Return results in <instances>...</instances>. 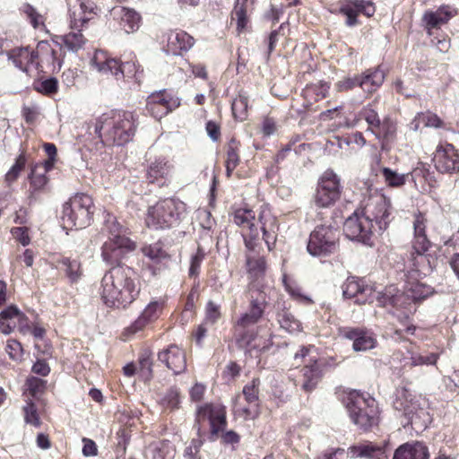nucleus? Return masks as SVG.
I'll use <instances>...</instances> for the list:
<instances>
[{"mask_svg": "<svg viewBox=\"0 0 459 459\" xmlns=\"http://www.w3.org/2000/svg\"><path fill=\"white\" fill-rule=\"evenodd\" d=\"M373 293V289L365 286L355 277H349L342 285V294L346 299L356 298V302L364 304L368 302V296Z\"/></svg>", "mask_w": 459, "mask_h": 459, "instance_id": "bb28decb", "label": "nucleus"}, {"mask_svg": "<svg viewBox=\"0 0 459 459\" xmlns=\"http://www.w3.org/2000/svg\"><path fill=\"white\" fill-rule=\"evenodd\" d=\"M251 300L249 311L260 320L267 305V294L264 290L251 289Z\"/></svg>", "mask_w": 459, "mask_h": 459, "instance_id": "a19ab883", "label": "nucleus"}, {"mask_svg": "<svg viewBox=\"0 0 459 459\" xmlns=\"http://www.w3.org/2000/svg\"><path fill=\"white\" fill-rule=\"evenodd\" d=\"M356 86L360 87L359 75H355L354 77H346L335 83V89L340 92L347 91Z\"/></svg>", "mask_w": 459, "mask_h": 459, "instance_id": "052dcab7", "label": "nucleus"}, {"mask_svg": "<svg viewBox=\"0 0 459 459\" xmlns=\"http://www.w3.org/2000/svg\"><path fill=\"white\" fill-rule=\"evenodd\" d=\"M340 12L347 17L346 24L354 26L358 23L357 16L363 13L371 17L376 12L374 4L366 0H344L341 4Z\"/></svg>", "mask_w": 459, "mask_h": 459, "instance_id": "6ab92c4d", "label": "nucleus"}, {"mask_svg": "<svg viewBox=\"0 0 459 459\" xmlns=\"http://www.w3.org/2000/svg\"><path fill=\"white\" fill-rule=\"evenodd\" d=\"M158 359L175 375L183 373L186 368L185 351L177 345H170L160 351Z\"/></svg>", "mask_w": 459, "mask_h": 459, "instance_id": "aec40b11", "label": "nucleus"}, {"mask_svg": "<svg viewBox=\"0 0 459 459\" xmlns=\"http://www.w3.org/2000/svg\"><path fill=\"white\" fill-rule=\"evenodd\" d=\"M340 333L343 338L352 342V349L355 351H367L377 344L376 335L365 328L343 327Z\"/></svg>", "mask_w": 459, "mask_h": 459, "instance_id": "f3484780", "label": "nucleus"}, {"mask_svg": "<svg viewBox=\"0 0 459 459\" xmlns=\"http://www.w3.org/2000/svg\"><path fill=\"white\" fill-rule=\"evenodd\" d=\"M431 293L430 288L419 281L409 282L404 291L403 307L411 305V302H416L427 298Z\"/></svg>", "mask_w": 459, "mask_h": 459, "instance_id": "58836bf2", "label": "nucleus"}, {"mask_svg": "<svg viewBox=\"0 0 459 459\" xmlns=\"http://www.w3.org/2000/svg\"><path fill=\"white\" fill-rule=\"evenodd\" d=\"M233 221L242 229V236L247 250L255 251L259 247L260 230L263 232V238L268 249H273L277 239L279 225L277 218L267 205L261 206L257 219L253 210L238 209L234 212Z\"/></svg>", "mask_w": 459, "mask_h": 459, "instance_id": "f03ea898", "label": "nucleus"}, {"mask_svg": "<svg viewBox=\"0 0 459 459\" xmlns=\"http://www.w3.org/2000/svg\"><path fill=\"white\" fill-rule=\"evenodd\" d=\"M396 123L386 117L370 132L380 142L381 148L387 150L396 137Z\"/></svg>", "mask_w": 459, "mask_h": 459, "instance_id": "cd10ccee", "label": "nucleus"}, {"mask_svg": "<svg viewBox=\"0 0 459 459\" xmlns=\"http://www.w3.org/2000/svg\"><path fill=\"white\" fill-rule=\"evenodd\" d=\"M338 247V231L332 226L320 225L310 233L307 251L314 256H325Z\"/></svg>", "mask_w": 459, "mask_h": 459, "instance_id": "9b49d317", "label": "nucleus"}, {"mask_svg": "<svg viewBox=\"0 0 459 459\" xmlns=\"http://www.w3.org/2000/svg\"><path fill=\"white\" fill-rule=\"evenodd\" d=\"M93 214V202L86 194H76L63 205L61 215L63 227L82 229L90 225Z\"/></svg>", "mask_w": 459, "mask_h": 459, "instance_id": "6e6552de", "label": "nucleus"}, {"mask_svg": "<svg viewBox=\"0 0 459 459\" xmlns=\"http://www.w3.org/2000/svg\"><path fill=\"white\" fill-rule=\"evenodd\" d=\"M259 385L258 378L252 379L244 386L242 394L235 397L233 402L235 415L244 420L253 419L257 415Z\"/></svg>", "mask_w": 459, "mask_h": 459, "instance_id": "f8f14e48", "label": "nucleus"}, {"mask_svg": "<svg viewBox=\"0 0 459 459\" xmlns=\"http://www.w3.org/2000/svg\"><path fill=\"white\" fill-rule=\"evenodd\" d=\"M7 353L12 359H20L22 355V348L19 342L15 340H9L5 348Z\"/></svg>", "mask_w": 459, "mask_h": 459, "instance_id": "774afa93", "label": "nucleus"}, {"mask_svg": "<svg viewBox=\"0 0 459 459\" xmlns=\"http://www.w3.org/2000/svg\"><path fill=\"white\" fill-rule=\"evenodd\" d=\"M25 422L34 427H39L41 424L36 405L32 402H28L23 407Z\"/></svg>", "mask_w": 459, "mask_h": 459, "instance_id": "4d7b16f0", "label": "nucleus"}, {"mask_svg": "<svg viewBox=\"0 0 459 459\" xmlns=\"http://www.w3.org/2000/svg\"><path fill=\"white\" fill-rule=\"evenodd\" d=\"M8 56L13 60L16 67L23 71H27L29 65H33L37 62L34 50H30L29 48L13 49L8 53Z\"/></svg>", "mask_w": 459, "mask_h": 459, "instance_id": "ea45409f", "label": "nucleus"}, {"mask_svg": "<svg viewBox=\"0 0 459 459\" xmlns=\"http://www.w3.org/2000/svg\"><path fill=\"white\" fill-rule=\"evenodd\" d=\"M59 264L71 282H76L82 275L81 263L77 259L63 257Z\"/></svg>", "mask_w": 459, "mask_h": 459, "instance_id": "c03bdc74", "label": "nucleus"}, {"mask_svg": "<svg viewBox=\"0 0 459 459\" xmlns=\"http://www.w3.org/2000/svg\"><path fill=\"white\" fill-rule=\"evenodd\" d=\"M186 212V204L178 199L168 198L150 206L145 222L148 228L163 230L177 225Z\"/></svg>", "mask_w": 459, "mask_h": 459, "instance_id": "0eeeda50", "label": "nucleus"}, {"mask_svg": "<svg viewBox=\"0 0 459 459\" xmlns=\"http://www.w3.org/2000/svg\"><path fill=\"white\" fill-rule=\"evenodd\" d=\"M136 129V118L129 111H112L99 117L95 133L102 138L103 134L117 145L132 140Z\"/></svg>", "mask_w": 459, "mask_h": 459, "instance_id": "20e7f679", "label": "nucleus"}, {"mask_svg": "<svg viewBox=\"0 0 459 459\" xmlns=\"http://www.w3.org/2000/svg\"><path fill=\"white\" fill-rule=\"evenodd\" d=\"M422 124L427 127L440 128L444 123L441 118L431 111H426L419 113L413 121L411 122V127L414 131H417L420 125Z\"/></svg>", "mask_w": 459, "mask_h": 459, "instance_id": "79ce46f5", "label": "nucleus"}, {"mask_svg": "<svg viewBox=\"0 0 459 459\" xmlns=\"http://www.w3.org/2000/svg\"><path fill=\"white\" fill-rule=\"evenodd\" d=\"M439 358L438 353H421L414 349L408 351V356L404 357V367H419L436 365Z\"/></svg>", "mask_w": 459, "mask_h": 459, "instance_id": "4c0bfd02", "label": "nucleus"}, {"mask_svg": "<svg viewBox=\"0 0 459 459\" xmlns=\"http://www.w3.org/2000/svg\"><path fill=\"white\" fill-rule=\"evenodd\" d=\"M162 307L163 304L161 302H150L134 322L124 330V334L130 337L143 331L147 325L159 318Z\"/></svg>", "mask_w": 459, "mask_h": 459, "instance_id": "a211bd4d", "label": "nucleus"}, {"mask_svg": "<svg viewBox=\"0 0 459 459\" xmlns=\"http://www.w3.org/2000/svg\"><path fill=\"white\" fill-rule=\"evenodd\" d=\"M377 300L381 307H403L404 295L396 291L395 288L390 286L385 289V292L375 291L368 296V302Z\"/></svg>", "mask_w": 459, "mask_h": 459, "instance_id": "c85d7f7f", "label": "nucleus"}, {"mask_svg": "<svg viewBox=\"0 0 459 459\" xmlns=\"http://www.w3.org/2000/svg\"><path fill=\"white\" fill-rule=\"evenodd\" d=\"M26 164V157L24 153H21L17 159L15 160V163L11 167V169L5 174V181L7 185H11L16 181L20 173L24 169Z\"/></svg>", "mask_w": 459, "mask_h": 459, "instance_id": "864d4df0", "label": "nucleus"}, {"mask_svg": "<svg viewBox=\"0 0 459 459\" xmlns=\"http://www.w3.org/2000/svg\"><path fill=\"white\" fill-rule=\"evenodd\" d=\"M104 229L108 231V239L102 244L101 257L106 264L119 263L127 253L135 249V243L125 235L126 229L115 216L107 214Z\"/></svg>", "mask_w": 459, "mask_h": 459, "instance_id": "39448f33", "label": "nucleus"}, {"mask_svg": "<svg viewBox=\"0 0 459 459\" xmlns=\"http://www.w3.org/2000/svg\"><path fill=\"white\" fill-rule=\"evenodd\" d=\"M204 251L202 248H198L196 253L191 257L189 275L191 277L197 276L200 272L201 264L204 258Z\"/></svg>", "mask_w": 459, "mask_h": 459, "instance_id": "680f3d73", "label": "nucleus"}, {"mask_svg": "<svg viewBox=\"0 0 459 459\" xmlns=\"http://www.w3.org/2000/svg\"><path fill=\"white\" fill-rule=\"evenodd\" d=\"M347 410L354 424L363 430L377 426L379 410L377 401L368 394L352 391L347 396Z\"/></svg>", "mask_w": 459, "mask_h": 459, "instance_id": "423d86ee", "label": "nucleus"}, {"mask_svg": "<svg viewBox=\"0 0 459 459\" xmlns=\"http://www.w3.org/2000/svg\"><path fill=\"white\" fill-rule=\"evenodd\" d=\"M278 322L281 327L289 333H298L301 330L300 322L288 310H282L278 314Z\"/></svg>", "mask_w": 459, "mask_h": 459, "instance_id": "49530a36", "label": "nucleus"}, {"mask_svg": "<svg viewBox=\"0 0 459 459\" xmlns=\"http://www.w3.org/2000/svg\"><path fill=\"white\" fill-rule=\"evenodd\" d=\"M71 26L72 28L82 27L89 22V18L83 13L82 10H80L78 4L73 6L70 9Z\"/></svg>", "mask_w": 459, "mask_h": 459, "instance_id": "13d9d810", "label": "nucleus"}, {"mask_svg": "<svg viewBox=\"0 0 459 459\" xmlns=\"http://www.w3.org/2000/svg\"><path fill=\"white\" fill-rule=\"evenodd\" d=\"M385 184L390 187H401L405 185L409 177L416 180V178L422 172L420 168L415 169L411 173H398L389 168H382L381 169Z\"/></svg>", "mask_w": 459, "mask_h": 459, "instance_id": "72a5a7b5", "label": "nucleus"}, {"mask_svg": "<svg viewBox=\"0 0 459 459\" xmlns=\"http://www.w3.org/2000/svg\"><path fill=\"white\" fill-rule=\"evenodd\" d=\"M55 42L56 45L60 46L62 49L72 53H77L84 47L86 39L82 32L78 30L71 31L63 36H56V40Z\"/></svg>", "mask_w": 459, "mask_h": 459, "instance_id": "c9c22d12", "label": "nucleus"}, {"mask_svg": "<svg viewBox=\"0 0 459 459\" xmlns=\"http://www.w3.org/2000/svg\"><path fill=\"white\" fill-rule=\"evenodd\" d=\"M77 4L80 10H82L86 17L89 18V21L92 20L98 14L99 9L91 0H78Z\"/></svg>", "mask_w": 459, "mask_h": 459, "instance_id": "0e129e2a", "label": "nucleus"}, {"mask_svg": "<svg viewBox=\"0 0 459 459\" xmlns=\"http://www.w3.org/2000/svg\"><path fill=\"white\" fill-rule=\"evenodd\" d=\"M49 169L50 165L48 163L37 164L31 169L29 179L34 190H40L47 185L48 178L46 173Z\"/></svg>", "mask_w": 459, "mask_h": 459, "instance_id": "37998d69", "label": "nucleus"}, {"mask_svg": "<svg viewBox=\"0 0 459 459\" xmlns=\"http://www.w3.org/2000/svg\"><path fill=\"white\" fill-rule=\"evenodd\" d=\"M173 168L172 163L166 157H157L149 164L146 178L150 183L162 185L171 175Z\"/></svg>", "mask_w": 459, "mask_h": 459, "instance_id": "393cba45", "label": "nucleus"}, {"mask_svg": "<svg viewBox=\"0 0 459 459\" xmlns=\"http://www.w3.org/2000/svg\"><path fill=\"white\" fill-rule=\"evenodd\" d=\"M385 81V73L380 68L367 70L359 74L360 88L368 93L376 91Z\"/></svg>", "mask_w": 459, "mask_h": 459, "instance_id": "f704fd0d", "label": "nucleus"}, {"mask_svg": "<svg viewBox=\"0 0 459 459\" xmlns=\"http://www.w3.org/2000/svg\"><path fill=\"white\" fill-rule=\"evenodd\" d=\"M428 448L420 442L405 443L394 452L393 459H429Z\"/></svg>", "mask_w": 459, "mask_h": 459, "instance_id": "c756f323", "label": "nucleus"}, {"mask_svg": "<svg viewBox=\"0 0 459 459\" xmlns=\"http://www.w3.org/2000/svg\"><path fill=\"white\" fill-rule=\"evenodd\" d=\"M341 195L340 180L333 170L324 172L315 195V204L318 207L325 208L333 204Z\"/></svg>", "mask_w": 459, "mask_h": 459, "instance_id": "4468645a", "label": "nucleus"}, {"mask_svg": "<svg viewBox=\"0 0 459 459\" xmlns=\"http://www.w3.org/2000/svg\"><path fill=\"white\" fill-rule=\"evenodd\" d=\"M221 317L220 306L209 301L206 306L204 324H214Z\"/></svg>", "mask_w": 459, "mask_h": 459, "instance_id": "69168bd1", "label": "nucleus"}, {"mask_svg": "<svg viewBox=\"0 0 459 459\" xmlns=\"http://www.w3.org/2000/svg\"><path fill=\"white\" fill-rule=\"evenodd\" d=\"M142 252L154 263H159L168 257V254L163 250L160 242L143 247Z\"/></svg>", "mask_w": 459, "mask_h": 459, "instance_id": "8fccbe9b", "label": "nucleus"}, {"mask_svg": "<svg viewBox=\"0 0 459 459\" xmlns=\"http://www.w3.org/2000/svg\"><path fill=\"white\" fill-rule=\"evenodd\" d=\"M238 147L239 143L234 139L230 140L227 145L225 164L230 165V168H237L239 163Z\"/></svg>", "mask_w": 459, "mask_h": 459, "instance_id": "6e6d98bb", "label": "nucleus"}, {"mask_svg": "<svg viewBox=\"0 0 459 459\" xmlns=\"http://www.w3.org/2000/svg\"><path fill=\"white\" fill-rule=\"evenodd\" d=\"M426 218L421 213L416 214L413 221L414 239L412 249L414 252L411 253L412 265L415 272H422L423 273H425L423 266L428 262L424 253L429 247V241L426 235Z\"/></svg>", "mask_w": 459, "mask_h": 459, "instance_id": "ddd939ff", "label": "nucleus"}, {"mask_svg": "<svg viewBox=\"0 0 459 459\" xmlns=\"http://www.w3.org/2000/svg\"><path fill=\"white\" fill-rule=\"evenodd\" d=\"M146 459H173L175 448L169 441L155 440L145 449Z\"/></svg>", "mask_w": 459, "mask_h": 459, "instance_id": "2f4dec72", "label": "nucleus"}, {"mask_svg": "<svg viewBox=\"0 0 459 459\" xmlns=\"http://www.w3.org/2000/svg\"><path fill=\"white\" fill-rule=\"evenodd\" d=\"M21 11L30 20L33 28H38L39 25H44L43 16L30 4H24L21 7Z\"/></svg>", "mask_w": 459, "mask_h": 459, "instance_id": "5fc2aeb1", "label": "nucleus"}, {"mask_svg": "<svg viewBox=\"0 0 459 459\" xmlns=\"http://www.w3.org/2000/svg\"><path fill=\"white\" fill-rule=\"evenodd\" d=\"M210 425V432L207 438L213 442L218 438L219 433L223 431L227 425L226 410L221 404L205 403L197 407L194 428L197 435H203L204 424Z\"/></svg>", "mask_w": 459, "mask_h": 459, "instance_id": "1a4fd4ad", "label": "nucleus"}, {"mask_svg": "<svg viewBox=\"0 0 459 459\" xmlns=\"http://www.w3.org/2000/svg\"><path fill=\"white\" fill-rule=\"evenodd\" d=\"M26 385L31 395L35 396L38 394L43 392L45 389L46 381L36 377H30L27 379Z\"/></svg>", "mask_w": 459, "mask_h": 459, "instance_id": "338daca9", "label": "nucleus"}, {"mask_svg": "<svg viewBox=\"0 0 459 459\" xmlns=\"http://www.w3.org/2000/svg\"><path fill=\"white\" fill-rule=\"evenodd\" d=\"M247 108H248V99L243 94L239 93L237 98L234 99L231 109L233 116L236 119L239 121H243L247 117Z\"/></svg>", "mask_w": 459, "mask_h": 459, "instance_id": "09e8293b", "label": "nucleus"}, {"mask_svg": "<svg viewBox=\"0 0 459 459\" xmlns=\"http://www.w3.org/2000/svg\"><path fill=\"white\" fill-rule=\"evenodd\" d=\"M457 14V10L448 4L439 6L436 11L428 10L423 13L422 22L429 33L432 29L440 28Z\"/></svg>", "mask_w": 459, "mask_h": 459, "instance_id": "412c9836", "label": "nucleus"}, {"mask_svg": "<svg viewBox=\"0 0 459 459\" xmlns=\"http://www.w3.org/2000/svg\"><path fill=\"white\" fill-rule=\"evenodd\" d=\"M359 116L367 122L369 131H372L381 122L378 113L373 107V103L363 107Z\"/></svg>", "mask_w": 459, "mask_h": 459, "instance_id": "3c124183", "label": "nucleus"}, {"mask_svg": "<svg viewBox=\"0 0 459 459\" xmlns=\"http://www.w3.org/2000/svg\"><path fill=\"white\" fill-rule=\"evenodd\" d=\"M180 105L178 98L166 90L155 91L147 98L146 108L156 119H160Z\"/></svg>", "mask_w": 459, "mask_h": 459, "instance_id": "2eb2a0df", "label": "nucleus"}, {"mask_svg": "<svg viewBox=\"0 0 459 459\" xmlns=\"http://www.w3.org/2000/svg\"><path fill=\"white\" fill-rule=\"evenodd\" d=\"M248 0H236L234 9L231 13V19L237 20V29L242 31L248 22L247 15V6Z\"/></svg>", "mask_w": 459, "mask_h": 459, "instance_id": "a18cd8bd", "label": "nucleus"}, {"mask_svg": "<svg viewBox=\"0 0 459 459\" xmlns=\"http://www.w3.org/2000/svg\"><path fill=\"white\" fill-rule=\"evenodd\" d=\"M259 331L254 334L253 333L246 332L241 333L239 341L243 345L249 349L264 351L268 350L272 344V334L266 332L264 334H259Z\"/></svg>", "mask_w": 459, "mask_h": 459, "instance_id": "473e14b6", "label": "nucleus"}, {"mask_svg": "<svg viewBox=\"0 0 459 459\" xmlns=\"http://www.w3.org/2000/svg\"><path fill=\"white\" fill-rule=\"evenodd\" d=\"M195 44V39L181 30H170L167 33L166 51L173 56L188 51Z\"/></svg>", "mask_w": 459, "mask_h": 459, "instance_id": "5701e85b", "label": "nucleus"}, {"mask_svg": "<svg viewBox=\"0 0 459 459\" xmlns=\"http://www.w3.org/2000/svg\"><path fill=\"white\" fill-rule=\"evenodd\" d=\"M329 90V86L326 83H318L314 84L311 86H308L305 90V96L306 97H311L312 95H315V100H322L324 99Z\"/></svg>", "mask_w": 459, "mask_h": 459, "instance_id": "bf43d9fd", "label": "nucleus"}, {"mask_svg": "<svg viewBox=\"0 0 459 459\" xmlns=\"http://www.w3.org/2000/svg\"><path fill=\"white\" fill-rule=\"evenodd\" d=\"M392 217L391 202L385 195H370L361 210L348 217L343 225L347 238L372 246L373 238L381 235L389 226Z\"/></svg>", "mask_w": 459, "mask_h": 459, "instance_id": "f257e3e1", "label": "nucleus"}, {"mask_svg": "<svg viewBox=\"0 0 459 459\" xmlns=\"http://www.w3.org/2000/svg\"><path fill=\"white\" fill-rule=\"evenodd\" d=\"M16 326L23 331L27 326V317L16 307L10 306L0 313V332L9 334Z\"/></svg>", "mask_w": 459, "mask_h": 459, "instance_id": "b1692460", "label": "nucleus"}, {"mask_svg": "<svg viewBox=\"0 0 459 459\" xmlns=\"http://www.w3.org/2000/svg\"><path fill=\"white\" fill-rule=\"evenodd\" d=\"M353 457H364L368 459H380L385 454V446L375 445L371 442L361 443L350 448Z\"/></svg>", "mask_w": 459, "mask_h": 459, "instance_id": "e433bc0d", "label": "nucleus"}, {"mask_svg": "<svg viewBox=\"0 0 459 459\" xmlns=\"http://www.w3.org/2000/svg\"><path fill=\"white\" fill-rule=\"evenodd\" d=\"M136 273L129 266L117 265L108 271L101 280L100 298L111 308H126L140 293Z\"/></svg>", "mask_w": 459, "mask_h": 459, "instance_id": "7ed1b4c3", "label": "nucleus"}, {"mask_svg": "<svg viewBox=\"0 0 459 459\" xmlns=\"http://www.w3.org/2000/svg\"><path fill=\"white\" fill-rule=\"evenodd\" d=\"M36 89L38 91L41 93H44L46 95H51L57 91L58 82L56 78H49L41 82Z\"/></svg>", "mask_w": 459, "mask_h": 459, "instance_id": "e2e57ef3", "label": "nucleus"}, {"mask_svg": "<svg viewBox=\"0 0 459 459\" xmlns=\"http://www.w3.org/2000/svg\"><path fill=\"white\" fill-rule=\"evenodd\" d=\"M110 14L126 33L134 32L140 28L141 15L134 9L117 6Z\"/></svg>", "mask_w": 459, "mask_h": 459, "instance_id": "4be33fe9", "label": "nucleus"}, {"mask_svg": "<svg viewBox=\"0 0 459 459\" xmlns=\"http://www.w3.org/2000/svg\"><path fill=\"white\" fill-rule=\"evenodd\" d=\"M160 404L165 410L173 411L179 407L180 395L177 388H170L160 400Z\"/></svg>", "mask_w": 459, "mask_h": 459, "instance_id": "603ef678", "label": "nucleus"}, {"mask_svg": "<svg viewBox=\"0 0 459 459\" xmlns=\"http://www.w3.org/2000/svg\"><path fill=\"white\" fill-rule=\"evenodd\" d=\"M256 251L247 250V267L251 278L254 279L251 289H260L258 280L264 274L266 270V262L263 256H255L254 253Z\"/></svg>", "mask_w": 459, "mask_h": 459, "instance_id": "7c9ffc66", "label": "nucleus"}, {"mask_svg": "<svg viewBox=\"0 0 459 459\" xmlns=\"http://www.w3.org/2000/svg\"><path fill=\"white\" fill-rule=\"evenodd\" d=\"M91 65L102 75H113L116 79L123 77H134L139 79V65L134 61L119 62L108 56L104 51L98 50L91 58Z\"/></svg>", "mask_w": 459, "mask_h": 459, "instance_id": "9d476101", "label": "nucleus"}, {"mask_svg": "<svg viewBox=\"0 0 459 459\" xmlns=\"http://www.w3.org/2000/svg\"><path fill=\"white\" fill-rule=\"evenodd\" d=\"M321 366V361L311 357L308 359V364L301 369L299 384L305 392H311L318 384L322 377Z\"/></svg>", "mask_w": 459, "mask_h": 459, "instance_id": "a878e982", "label": "nucleus"}, {"mask_svg": "<svg viewBox=\"0 0 459 459\" xmlns=\"http://www.w3.org/2000/svg\"><path fill=\"white\" fill-rule=\"evenodd\" d=\"M433 161L441 173H454L459 170V153L451 143H440L434 153Z\"/></svg>", "mask_w": 459, "mask_h": 459, "instance_id": "dca6fc26", "label": "nucleus"}, {"mask_svg": "<svg viewBox=\"0 0 459 459\" xmlns=\"http://www.w3.org/2000/svg\"><path fill=\"white\" fill-rule=\"evenodd\" d=\"M36 58H40L45 62H56L57 60L56 51L51 47L50 43L47 40L39 41L34 51Z\"/></svg>", "mask_w": 459, "mask_h": 459, "instance_id": "de8ad7c7", "label": "nucleus"}]
</instances>
